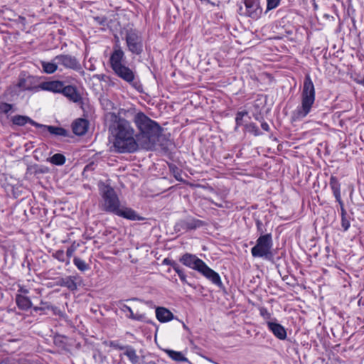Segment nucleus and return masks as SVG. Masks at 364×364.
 I'll return each mask as SVG.
<instances>
[{"label": "nucleus", "mask_w": 364, "mask_h": 364, "mask_svg": "<svg viewBox=\"0 0 364 364\" xmlns=\"http://www.w3.org/2000/svg\"><path fill=\"white\" fill-rule=\"evenodd\" d=\"M66 277L60 278L58 282V284L61 287H65Z\"/></svg>", "instance_id": "obj_49"}, {"label": "nucleus", "mask_w": 364, "mask_h": 364, "mask_svg": "<svg viewBox=\"0 0 364 364\" xmlns=\"http://www.w3.org/2000/svg\"><path fill=\"white\" fill-rule=\"evenodd\" d=\"M115 215L131 220H144V218L139 216L135 210L129 208H119Z\"/></svg>", "instance_id": "obj_18"}, {"label": "nucleus", "mask_w": 364, "mask_h": 364, "mask_svg": "<svg viewBox=\"0 0 364 364\" xmlns=\"http://www.w3.org/2000/svg\"><path fill=\"white\" fill-rule=\"evenodd\" d=\"M38 128L42 129L41 132V134L48 132L50 134L56 136H69V132L63 127L45 125L39 123Z\"/></svg>", "instance_id": "obj_12"}, {"label": "nucleus", "mask_w": 364, "mask_h": 364, "mask_svg": "<svg viewBox=\"0 0 364 364\" xmlns=\"http://www.w3.org/2000/svg\"><path fill=\"white\" fill-rule=\"evenodd\" d=\"M105 102H106L107 106L110 105L112 107L113 103L111 101L107 100H105Z\"/></svg>", "instance_id": "obj_53"}, {"label": "nucleus", "mask_w": 364, "mask_h": 364, "mask_svg": "<svg viewBox=\"0 0 364 364\" xmlns=\"http://www.w3.org/2000/svg\"><path fill=\"white\" fill-rule=\"evenodd\" d=\"M64 82L60 80H51L43 82L39 85L42 90L49 91L54 93H60L63 88Z\"/></svg>", "instance_id": "obj_14"}, {"label": "nucleus", "mask_w": 364, "mask_h": 364, "mask_svg": "<svg viewBox=\"0 0 364 364\" xmlns=\"http://www.w3.org/2000/svg\"><path fill=\"white\" fill-rule=\"evenodd\" d=\"M108 345L109 346L118 350H125L127 348V346H122L119 344L118 341H109Z\"/></svg>", "instance_id": "obj_40"}, {"label": "nucleus", "mask_w": 364, "mask_h": 364, "mask_svg": "<svg viewBox=\"0 0 364 364\" xmlns=\"http://www.w3.org/2000/svg\"><path fill=\"white\" fill-rule=\"evenodd\" d=\"M109 131L114 138L113 146L118 153H134L138 150L136 132L131 122L114 112L106 114Z\"/></svg>", "instance_id": "obj_1"}, {"label": "nucleus", "mask_w": 364, "mask_h": 364, "mask_svg": "<svg viewBox=\"0 0 364 364\" xmlns=\"http://www.w3.org/2000/svg\"><path fill=\"white\" fill-rule=\"evenodd\" d=\"M247 115V112H238L236 114L235 122L237 127L243 124V117Z\"/></svg>", "instance_id": "obj_36"}, {"label": "nucleus", "mask_w": 364, "mask_h": 364, "mask_svg": "<svg viewBox=\"0 0 364 364\" xmlns=\"http://www.w3.org/2000/svg\"><path fill=\"white\" fill-rule=\"evenodd\" d=\"M109 65L114 73L129 83L139 92H142V85L137 80L136 72L127 65L125 54L119 41L114 44L109 60Z\"/></svg>", "instance_id": "obj_3"}, {"label": "nucleus", "mask_w": 364, "mask_h": 364, "mask_svg": "<svg viewBox=\"0 0 364 364\" xmlns=\"http://www.w3.org/2000/svg\"><path fill=\"white\" fill-rule=\"evenodd\" d=\"M124 355L129 358L132 364L139 363L140 357L136 355V350L133 347L127 346Z\"/></svg>", "instance_id": "obj_25"}, {"label": "nucleus", "mask_w": 364, "mask_h": 364, "mask_svg": "<svg viewBox=\"0 0 364 364\" xmlns=\"http://www.w3.org/2000/svg\"><path fill=\"white\" fill-rule=\"evenodd\" d=\"M183 328H184L185 329H188V327L186 326V324H185V323H183Z\"/></svg>", "instance_id": "obj_55"}, {"label": "nucleus", "mask_w": 364, "mask_h": 364, "mask_svg": "<svg viewBox=\"0 0 364 364\" xmlns=\"http://www.w3.org/2000/svg\"><path fill=\"white\" fill-rule=\"evenodd\" d=\"M48 161L52 164L62 166L65 163V157L62 154H55L53 156L48 159Z\"/></svg>", "instance_id": "obj_27"}, {"label": "nucleus", "mask_w": 364, "mask_h": 364, "mask_svg": "<svg viewBox=\"0 0 364 364\" xmlns=\"http://www.w3.org/2000/svg\"><path fill=\"white\" fill-rule=\"evenodd\" d=\"M156 317L161 323H166L174 318L173 313L165 307L156 309Z\"/></svg>", "instance_id": "obj_20"}, {"label": "nucleus", "mask_w": 364, "mask_h": 364, "mask_svg": "<svg viewBox=\"0 0 364 364\" xmlns=\"http://www.w3.org/2000/svg\"><path fill=\"white\" fill-rule=\"evenodd\" d=\"M178 277H179V278H180V279L181 280L182 282L186 283V284H188L187 280H186V275L185 274L183 270H182L181 272H178Z\"/></svg>", "instance_id": "obj_45"}, {"label": "nucleus", "mask_w": 364, "mask_h": 364, "mask_svg": "<svg viewBox=\"0 0 364 364\" xmlns=\"http://www.w3.org/2000/svg\"><path fill=\"white\" fill-rule=\"evenodd\" d=\"M102 197L103 199V210L115 213L120 207V202L113 188L107 186L104 188Z\"/></svg>", "instance_id": "obj_6"}, {"label": "nucleus", "mask_w": 364, "mask_h": 364, "mask_svg": "<svg viewBox=\"0 0 364 364\" xmlns=\"http://www.w3.org/2000/svg\"><path fill=\"white\" fill-rule=\"evenodd\" d=\"M170 171L173 174L175 178L178 181H182L181 177V170L174 164H170L168 166Z\"/></svg>", "instance_id": "obj_31"}, {"label": "nucleus", "mask_w": 364, "mask_h": 364, "mask_svg": "<svg viewBox=\"0 0 364 364\" xmlns=\"http://www.w3.org/2000/svg\"><path fill=\"white\" fill-rule=\"evenodd\" d=\"M48 171H49V169L47 167H41V168H38L36 171V173H48Z\"/></svg>", "instance_id": "obj_46"}, {"label": "nucleus", "mask_w": 364, "mask_h": 364, "mask_svg": "<svg viewBox=\"0 0 364 364\" xmlns=\"http://www.w3.org/2000/svg\"><path fill=\"white\" fill-rule=\"evenodd\" d=\"M329 185L336 201L340 205V208H342V207H344V203L341 199L340 182L336 176H331Z\"/></svg>", "instance_id": "obj_16"}, {"label": "nucleus", "mask_w": 364, "mask_h": 364, "mask_svg": "<svg viewBox=\"0 0 364 364\" xmlns=\"http://www.w3.org/2000/svg\"><path fill=\"white\" fill-rule=\"evenodd\" d=\"M181 263L183 265L191 268L198 272L204 267L205 263L196 255L190 253H185L179 259Z\"/></svg>", "instance_id": "obj_10"}, {"label": "nucleus", "mask_w": 364, "mask_h": 364, "mask_svg": "<svg viewBox=\"0 0 364 364\" xmlns=\"http://www.w3.org/2000/svg\"><path fill=\"white\" fill-rule=\"evenodd\" d=\"M204 222L200 220L194 218H188L186 219L180 220L177 224V226L183 230H196L200 227H202L204 225Z\"/></svg>", "instance_id": "obj_11"}, {"label": "nucleus", "mask_w": 364, "mask_h": 364, "mask_svg": "<svg viewBox=\"0 0 364 364\" xmlns=\"http://www.w3.org/2000/svg\"><path fill=\"white\" fill-rule=\"evenodd\" d=\"M138 132H136V141L138 147L151 149L158 144L161 135L162 128L154 120L149 118L144 112H137L133 119Z\"/></svg>", "instance_id": "obj_2"}, {"label": "nucleus", "mask_w": 364, "mask_h": 364, "mask_svg": "<svg viewBox=\"0 0 364 364\" xmlns=\"http://www.w3.org/2000/svg\"><path fill=\"white\" fill-rule=\"evenodd\" d=\"M41 65L43 69V71L46 74H53L54 73L58 68V63H56L55 60V57L51 61H41Z\"/></svg>", "instance_id": "obj_24"}, {"label": "nucleus", "mask_w": 364, "mask_h": 364, "mask_svg": "<svg viewBox=\"0 0 364 364\" xmlns=\"http://www.w3.org/2000/svg\"><path fill=\"white\" fill-rule=\"evenodd\" d=\"M341 217L347 216V212L344 207H342V208H341Z\"/></svg>", "instance_id": "obj_51"}, {"label": "nucleus", "mask_w": 364, "mask_h": 364, "mask_svg": "<svg viewBox=\"0 0 364 364\" xmlns=\"http://www.w3.org/2000/svg\"><path fill=\"white\" fill-rule=\"evenodd\" d=\"M261 127L267 132L269 131V126L266 122H262Z\"/></svg>", "instance_id": "obj_47"}, {"label": "nucleus", "mask_w": 364, "mask_h": 364, "mask_svg": "<svg viewBox=\"0 0 364 364\" xmlns=\"http://www.w3.org/2000/svg\"><path fill=\"white\" fill-rule=\"evenodd\" d=\"M256 224H257L258 231H259V232H261V233H262L263 230L262 229V222H260L259 220H257Z\"/></svg>", "instance_id": "obj_50"}, {"label": "nucleus", "mask_w": 364, "mask_h": 364, "mask_svg": "<svg viewBox=\"0 0 364 364\" xmlns=\"http://www.w3.org/2000/svg\"><path fill=\"white\" fill-rule=\"evenodd\" d=\"M172 268L177 274L183 270L177 262L172 267Z\"/></svg>", "instance_id": "obj_48"}, {"label": "nucleus", "mask_w": 364, "mask_h": 364, "mask_svg": "<svg viewBox=\"0 0 364 364\" xmlns=\"http://www.w3.org/2000/svg\"><path fill=\"white\" fill-rule=\"evenodd\" d=\"M73 263L76 266V267L82 272H85L87 269H89L90 267L89 265L82 259L75 257L73 259Z\"/></svg>", "instance_id": "obj_28"}, {"label": "nucleus", "mask_w": 364, "mask_h": 364, "mask_svg": "<svg viewBox=\"0 0 364 364\" xmlns=\"http://www.w3.org/2000/svg\"><path fill=\"white\" fill-rule=\"evenodd\" d=\"M261 0H243L245 9L243 11L242 6L239 8V14L245 16L250 17L252 19H258L262 12V9L260 6Z\"/></svg>", "instance_id": "obj_8"}, {"label": "nucleus", "mask_w": 364, "mask_h": 364, "mask_svg": "<svg viewBox=\"0 0 364 364\" xmlns=\"http://www.w3.org/2000/svg\"><path fill=\"white\" fill-rule=\"evenodd\" d=\"M259 314L260 316L265 320L267 322L268 321H272V314L268 311V310L264 307L259 308Z\"/></svg>", "instance_id": "obj_33"}, {"label": "nucleus", "mask_w": 364, "mask_h": 364, "mask_svg": "<svg viewBox=\"0 0 364 364\" xmlns=\"http://www.w3.org/2000/svg\"><path fill=\"white\" fill-rule=\"evenodd\" d=\"M359 83H360V85H363V86H364V78H363V79H362V80L359 82Z\"/></svg>", "instance_id": "obj_54"}, {"label": "nucleus", "mask_w": 364, "mask_h": 364, "mask_svg": "<svg viewBox=\"0 0 364 364\" xmlns=\"http://www.w3.org/2000/svg\"><path fill=\"white\" fill-rule=\"evenodd\" d=\"M315 87L308 74L304 80L303 90L301 95V105L292 113L291 120L299 121L306 117L311 112L315 102Z\"/></svg>", "instance_id": "obj_4"}, {"label": "nucleus", "mask_w": 364, "mask_h": 364, "mask_svg": "<svg viewBox=\"0 0 364 364\" xmlns=\"http://www.w3.org/2000/svg\"><path fill=\"white\" fill-rule=\"evenodd\" d=\"M55 60L58 65L63 66L65 69L78 71L82 67L78 59L70 54H60L55 56Z\"/></svg>", "instance_id": "obj_9"}, {"label": "nucleus", "mask_w": 364, "mask_h": 364, "mask_svg": "<svg viewBox=\"0 0 364 364\" xmlns=\"http://www.w3.org/2000/svg\"><path fill=\"white\" fill-rule=\"evenodd\" d=\"M13 108V105L11 104H9L6 102H1L0 103V112L3 114H8Z\"/></svg>", "instance_id": "obj_35"}, {"label": "nucleus", "mask_w": 364, "mask_h": 364, "mask_svg": "<svg viewBox=\"0 0 364 364\" xmlns=\"http://www.w3.org/2000/svg\"><path fill=\"white\" fill-rule=\"evenodd\" d=\"M247 129L249 132L253 133L255 136L260 134L259 128L254 123H250L247 125Z\"/></svg>", "instance_id": "obj_38"}, {"label": "nucleus", "mask_w": 364, "mask_h": 364, "mask_svg": "<svg viewBox=\"0 0 364 364\" xmlns=\"http://www.w3.org/2000/svg\"><path fill=\"white\" fill-rule=\"evenodd\" d=\"M95 21L100 25H105L107 21V18L105 16L95 17Z\"/></svg>", "instance_id": "obj_43"}, {"label": "nucleus", "mask_w": 364, "mask_h": 364, "mask_svg": "<svg viewBox=\"0 0 364 364\" xmlns=\"http://www.w3.org/2000/svg\"><path fill=\"white\" fill-rule=\"evenodd\" d=\"M89 122L87 119L79 118L72 124L73 132L77 136L84 135L88 129Z\"/></svg>", "instance_id": "obj_19"}, {"label": "nucleus", "mask_w": 364, "mask_h": 364, "mask_svg": "<svg viewBox=\"0 0 364 364\" xmlns=\"http://www.w3.org/2000/svg\"><path fill=\"white\" fill-rule=\"evenodd\" d=\"M272 238L271 234L261 235L256 241V245L252 248L251 253L254 257H262L272 260L273 253L271 251Z\"/></svg>", "instance_id": "obj_5"}, {"label": "nucleus", "mask_w": 364, "mask_h": 364, "mask_svg": "<svg viewBox=\"0 0 364 364\" xmlns=\"http://www.w3.org/2000/svg\"><path fill=\"white\" fill-rule=\"evenodd\" d=\"M261 119H259V117H256V119L259 120V121H261V119H262V117H260Z\"/></svg>", "instance_id": "obj_56"}, {"label": "nucleus", "mask_w": 364, "mask_h": 364, "mask_svg": "<svg viewBox=\"0 0 364 364\" xmlns=\"http://www.w3.org/2000/svg\"><path fill=\"white\" fill-rule=\"evenodd\" d=\"M33 310L35 311H38L44 310V308H43L42 306H34Z\"/></svg>", "instance_id": "obj_52"}, {"label": "nucleus", "mask_w": 364, "mask_h": 364, "mask_svg": "<svg viewBox=\"0 0 364 364\" xmlns=\"http://www.w3.org/2000/svg\"><path fill=\"white\" fill-rule=\"evenodd\" d=\"M341 226L344 231H347L350 228V222L348 215L341 217Z\"/></svg>", "instance_id": "obj_39"}, {"label": "nucleus", "mask_w": 364, "mask_h": 364, "mask_svg": "<svg viewBox=\"0 0 364 364\" xmlns=\"http://www.w3.org/2000/svg\"><path fill=\"white\" fill-rule=\"evenodd\" d=\"M17 86L23 90H29L31 89V85L27 83V80L25 78H20Z\"/></svg>", "instance_id": "obj_34"}, {"label": "nucleus", "mask_w": 364, "mask_h": 364, "mask_svg": "<svg viewBox=\"0 0 364 364\" xmlns=\"http://www.w3.org/2000/svg\"><path fill=\"white\" fill-rule=\"evenodd\" d=\"M125 40L128 50L133 54L139 55L143 52V39L139 33L133 29L127 31Z\"/></svg>", "instance_id": "obj_7"}, {"label": "nucleus", "mask_w": 364, "mask_h": 364, "mask_svg": "<svg viewBox=\"0 0 364 364\" xmlns=\"http://www.w3.org/2000/svg\"><path fill=\"white\" fill-rule=\"evenodd\" d=\"M273 321H267V326L270 331L276 336L277 338L280 340H284L287 338V331L283 326L277 323L276 318H274Z\"/></svg>", "instance_id": "obj_15"}, {"label": "nucleus", "mask_w": 364, "mask_h": 364, "mask_svg": "<svg viewBox=\"0 0 364 364\" xmlns=\"http://www.w3.org/2000/svg\"><path fill=\"white\" fill-rule=\"evenodd\" d=\"M166 353L173 360L177 362H188V359L181 352L166 349Z\"/></svg>", "instance_id": "obj_26"}, {"label": "nucleus", "mask_w": 364, "mask_h": 364, "mask_svg": "<svg viewBox=\"0 0 364 364\" xmlns=\"http://www.w3.org/2000/svg\"><path fill=\"white\" fill-rule=\"evenodd\" d=\"M162 263H163V264H166V265L173 267L176 263V262L174 260L170 259L169 258H165L163 260Z\"/></svg>", "instance_id": "obj_44"}, {"label": "nucleus", "mask_w": 364, "mask_h": 364, "mask_svg": "<svg viewBox=\"0 0 364 364\" xmlns=\"http://www.w3.org/2000/svg\"><path fill=\"white\" fill-rule=\"evenodd\" d=\"M200 273L218 287H221L223 286V283L218 273L210 269L206 264L200 270Z\"/></svg>", "instance_id": "obj_13"}, {"label": "nucleus", "mask_w": 364, "mask_h": 364, "mask_svg": "<svg viewBox=\"0 0 364 364\" xmlns=\"http://www.w3.org/2000/svg\"><path fill=\"white\" fill-rule=\"evenodd\" d=\"M205 359L211 362V360L210 358H205Z\"/></svg>", "instance_id": "obj_57"}, {"label": "nucleus", "mask_w": 364, "mask_h": 364, "mask_svg": "<svg viewBox=\"0 0 364 364\" xmlns=\"http://www.w3.org/2000/svg\"><path fill=\"white\" fill-rule=\"evenodd\" d=\"M53 257L61 262H65L67 265L70 264L69 259L65 261L64 251L62 250H57L55 252H54L53 254Z\"/></svg>", "instance_id": "obj_30"}, {"label": "nucleus", "mask_w": 364, "mask_h": 364, "mask_svg": "<svg viewBox=\"0 0 364 364\" xmlns=\"http://www.w3.org/2000/svg\"><path fill=\"white\" fill-rule=\"evenodd\" d=\"M281 0H267V11L277 8Z\"/></svg>", "instance_id": "obj_37"}, {"label": "nucleus", "mask_w": 364, "mask_h": 364, "mask_svg": "<svg viewBox=\"0 0 364 364\" xmlns=\"http://www.w3.org/2000/svg\"><path fill=\"white\" fill-rule=\"evenodd\" d=\"M76 277L68 276L66 277L65 287L70 291H75L77 289V285L76 283Z\"/></svg>", "instance_id": "obj_29"}, {"label": "nucleus", "mask_w": 364, "mask_h": 364, "mask_svg": "<svg viewBox=\"0 0 364 364\" xmlns=\"http://www.w3.org/2000/svg\"><path fill=\"white\" fill-rule=\"evenodd\" d=\"M65 97L73 102H80L82 100L80 95L77 89L72 85L63 86L61 92Z\"/></svg>", "instance_id": "obj_17"}, {"label": "nucleus", "mask_w": 364, "mask_h": 364, "mask_svg": "<svg viewBox=\"0 0 364 364\" xmlns=\"http://www.w3.org/2000/svg\"><path fill=\"white\" fill-rule=\"evenodd\" d=\"M41 304L43 306L42 307L44 308V310L45 309H48V310L50 309L54 312L55 314H57L56 311L58 310V308L55 306H51L48 302L41 301Z\"/></svg>", "instance_id": "obj_42"}, {"label": "nucleus", "mask_w": 364, "mask_h": 364, "mask_svg": "<svg viewBox=\"0 0 364 364\" xmlns=\"http://www.w3.org/2000/svg\"><path fill=\"white\" fill-rule=\"evenodd\" d=\"M79 245H75V243H73L66 251V255L68 258L71 257L74 252L76 251L77 247Z\"/></svg>", "instance_id": "obj_41"}, {"label": "nucleus", "mask_w": 364, "mask_h": 364, "mask_svg": "<svg viewBox=\"0 0 364 364\" xmlns=\"http://www.w3.org/2000/svg\"><path fill=\"white\" fill-rule=\"evenodd\" d=\"M11 122L14 124L21 127L24 126L27 123H29L36 128H38V126H39V123L35 122L29 117L24 115H15L11 118Z\"/></svg>", "instance_id": "obj_22"}, {"label": "nucleus", "mask_w": 364, "mask_h": 364, "mask_svg": "<svg viewBox=\"0 0 364 364\" xmlns=\"http://www.w3.org/2000/svg\"><path fill=\"white\" fill-rule=\"evenodd\" d=\"M117 306H119L122 311H125V309L128 311L129 314H126V316L127 318L139 321H145V314H134L132 309L129 306H127L126 304H123L122 301H119L117 302Z\"/></svg>", "instance_id": "obj_21"}, {"label": "nucleus", "mask_w": 364, "mask_h": 364, "mask_svg": "<svg viewBox=\"0 0 364 364\" xmlns=\"http://www.w3.org/2000/svg\"><path fill=\"white\" fill-rule=\"evenodd\" d=\"M138 364H156L155 360L150 355H144L140 356Z\"/></svg>", "instance_id": "obj_32"}, {"label": "nucleus", "mask_w": 364, "mask_h": 364, "mask_svg": "<svg viewBox=\"0 0 364 364\" xmlns=\"http://www.w3.org/2000/svg\"><path fill=\"white\" fill-rule=\"evenodd\" d=\"M16 303L18 309L26 311L32 307L31 299L21 294H17L16 296Z\"/></svg>", "instance_id": "obj_23"}]
</instances>
